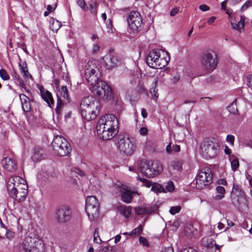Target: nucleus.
Segmentation results:
<instances>
[{"label": "nucleus", "instance_id": "nucleus-23", "mask_svg": "<svg viewBox=\"0 0 252 252\" xmlns=\"http://www.w3.org/2000/svg\"><path fill=\"white\" fill-rule=\"evenodd\" d=\"M23 110H31L32 105L30 98L24 94H20Z\"/></svg>", "mask_w": 252, "mask_h": 252}, {"label": "nucleus", "instance_id": "nucleus-64", "mask_svg": "<svg viewBox=\"0 0 252 252\" xmlns=\"http://www.w3.org/2000/svg\"><path fill=\"white\" fill-rule=\"evenodd\" d=\"M216 19V17L212 16L211 17L209 18L208 20H207V23L209 25H212L215 21Z\"/></svg>", "mask_w": 252, "mask_h": 252}, {"label": "nucleus", "instance_id": "nucleus-10", "mask_svg": "<svg viewBox=\"0 0 252 252\" xmlns=\"http://www.w3.org/2000/svg\"><path fill=\"white\" fill-rule=\"evenodd\" d=\"M212 179L213 175L209 168L206 167L201 169L195 178L196 188L201 189L209 185L212 182Z\"/></svg>", "mask_w": 252, "mask_h": 252}, {"label": "nucleus", "instance_id": "nucleus-59", "mask_svg": "<svg viewBox=\"0 0 252 252\" xmlns=\"http://www.w3.org/2000/svg\"><path fill=\"white\" fill-rule=\"evenodd\" d=\"M226 221H227V226L226 227V228L224 231H226L230 227H232L234 225V223L231 220H226Z\"/></svg>", "mask_w": 252, "mask_h": 252}, {"label": "nucleus", "instance_id": "nucleus-34", "mask_svg": "<svg viewBox=\"0 0 252 252\" xmlns=\"http://www.w3.org/2000/svg\"><path fill=\"white\" fill-rule=\"evenodd\" d=\"M90 11L92 14L94 16L97 15V4L95 0H93L90 4Z\"/></svg>", "mask_w": 252, "mask_h": 252}, {"label": "nucleus", "instance_id": "nucleus-51", "mask_svg": "<svg viewBox=\"0 0 252 252\" xmlns=\"http://www.w3.org/2000/svg\"><path fill=\"white\" fill-rule=\"evenodd\" d=\"M199 9H200L202 11H207L210 10V8L209 6L206 4H201L199 6Z\"/></svg>", "mask_w": 252, "mask_h": 252}, {"label": "nucleus", "instance_id": "nucleus-19", "mask_svg": "<svg viewBox=\"0 0 252 252\" xmlns=\"http://www.w3.org/2000/svg\"><path fill=\"white\" fill-rule=\"evenodd\" d=\"M134 211L138 215H149L156 211V207L150 205L141 206L135 207Z\"/></svg>", "mask_w": 252, "mask_h": 252}, {"label": "nucleus", "instance_id": "nucleus-62", "mask_svg": "<svg viewBox=\"0 0 252 252\" xmlns=\"http://www.w3.org/2000/svg\"><path fill=\"white\" fill-rule=\"evenodd\" d=\"M166 151L167 154H171L172 153V147L171 146V144H169L166 147Z\"/></svg>", "mask_w": 252, "mask_h": 252}, {"label": "nucleus", "instance_id": "nucleus-22", "mask_svg": "<svg viewBox=\"0 0 252 252\" xmlns=\"http://www.w3.org/2000/svg\"><path fill=\"white\" fill-rule=\"evenodd\" d=\"M15 179L14 177H11L7 182V189L9 195L13 199V203L16 200V188L15 187Z\"/></svg>", "mask_w": 252, "mask_h": 252}, {"label": "nucleus", "instance_id": "nucleus-12", "mask_svg": "<svg viewBox=\"0 0 252 252\" xmlns=\"http://www.w3.org/2000/svg\"><path fill=\"white\" fill-rule=\"evenodd\" d=\"M97 125L118 131V120L117 117L113 114H108L102 116L99 119Z\"/></svg>", "mask_w": 252, "mask_h": 252}, {"label": "nucleus", "instance_id": "nucleus-1", "mask_svg": "<svg viewBox=\"0 0 252 252\" xmlns=\"http://www.w3.org/2000/svg\"><path fill=\"white\" fill-rule=\"evenodd\" d=\"M98 72L97 62L89 61L85 67V77L90 84L91 91L96 96H104L106 99L110 100L113 98L112 89L105 82L99 80Z\"/></svg>", "mask_w": 252, "mask_h": 252}, {"label": "nucleus", "instance_id": "nucleus-35", "mask_svg": "<svg viewBox=\"0 0 252 252\" xmlns=\"http://www.w3.org/2000/svg\"><path fill=\"white\" fill-rule=\"evenodd\" d=\"M139 94L137 92H133L129 96V100L131 103L133 104L139 100Z\"/></svg>", "mask_w": 252, "mask_h": 252}, {"label": "nucleus", "instance_id": "nucleus-54", "mask_svg": "<svg viewBox=\"0 0 252 252\" xmlns=\"http://www.w3.org/2000/svg\"><path fill=\"white\" fill-rule=\"evenodd\" d=\"M112 21L111 19H109V22L108 23H107V27L108 29V32H112Z\"/></svg>", "mask_w": 252, "mask_h": 252}, {"label": "nucleus", "instance_id": "nucleus-52", "mask_svg": "<svg viewBox=\"0 0 252 252\" xmlns=\"http://www.w3.org/2000/svg\"><path fill=\"white\" fill-rule=\"evenodd\" d=\"M139 133L142 136H145L148 133V129L145 127H142L139 129Z\"/></svg>", "mask_w": 252, "mask_h": 252}, {"label": "nucleus", "instance_id": "nucleus-13", "mask_svg": "<svg viewBox=\"0 0 252 252\" xmlns=\"http://www.w3.org/2000/svg\"><path fill=\"white\" fill-rule=\"evenodd\" d=\"M226 13L228 15L231 25L234 29L240 32H241L242 30H244L245 28V16H239L232 12H230L229 10H227Z\"/></svg>", "mask_w": 252, "mask_h": 252}, {"label": "nucleus", "instance_id": "nucleus-39", "mask_svg": "<svg viewBox=\"0 0 252 252\" xmlns=\"http://www.w3.org/2000/svg\"><path fill=\"white\" fill-rule=\"evenodd\" d=\"M137 180H139L141 182L143 183V185L145 186L147 188H150L152 185V182L144 178H141L138 176L137 177Z\"/></svg>", "mask_w": 252, "mask_h": 252}, {"label": "nucleus", "instance_id": "nucleus-58", "mask_svg": "<svg viewBox=\"0 0 252 252\" xmlns=\"http://www.w3.org/2000/svg\"><path fill=\"white\" fill-rule=\"evenodd\" d=\"M72 171L75 172V173L78 174L79 175H80L81 176H83L84 175L83 172L79 168H75L73 169Z\"/></svg>", "mask_w": 252, "mask_h": 252}, {"label": "nucleus", "instance_id": "nucleus-40", "mask_svg": "<svg viewBox=\"0 0 252 252\" xmlns=\"http://www.w3.org/2000/svg\"><path fill=\"white\" fill-rule=\"evenodd\" d=\"M94 241L97 244H100L101 240L100 239L98 235V229L95 228L94 234Z\"/></svg>", "mask_w": 252, "mask_h": 252}, {"label": "nucleus", "instance_id": "nucleus-14", "mask_svg": "<svg viewBox=\"0 0 252 252\" xmlns=\"http://www.w3.org/2000/svg\"><path fill=\"white\" fill-rule=\"evenodd\" d=\"M96 131L98 136L103 140L112 139L118 132V131L98 125L96 126Z\"/></svg>", "mask_w": 252, "mask_h": 252}, {"label": "nucleus", "instance_id": "nucleus-53", "mask_svg": "<svg viewBox=\"0 0 252 252\" xmlns=\"http://www.w3.org/2000/svg\"><path fill=\"white\" fill-rule=\"evenodd\" d=\"M56 7H57V2H55L53 5H52L50 4L48 5L47 6V9L48 11L52 12V11H53L55 10Z\"/></svg>", "mask_w": 252, "mask_h": 252}, {"label": "nucleus", "instance_id": "nucleus-31", "mask_svg": "<svg viewBox=\"0 0 252 252\" xmlns=\"http://www.w3.org/2000/svg\"><path fill=\"white\" fill-rule=\"evenodd\" d=\"M28 191H24L22 190H19L17 189V200H18L19 202H20L26 198L28 195Z\"/></svg>", "mask_w": 252, "mask_h": 252}, {"label": "nucleus", "instance_id": "nucleus-20", "mask_svg": "<svg viewBox=\"0 0 252 252\" xmlns=\"http://www.w3.org/2000/svg\"><path fill=\"white\" fill-rule=\"evenodd\" d=\"M4 168L7 171L14 172L16 170V162L10 157H5L2 160Z\"/></svg>", "mask_w": 252, "mask_h": 252}, {"label": "nucleus", "instance_id": "nucleus-60", "mask_svg": "<svg viewBox=\"0 0 252 252\" xmlns=\"http://www.w3.org/2000/svg\"><path fill=\"white\" fill-rule=\"evenodd\" d=\"M180 151V147L178 145H174L172 146V152H179Z\"/></svg>", "mask_w": 252, "mask_h": 252}, {"label": "nucleus", "instance_id": "nucleus-41", "mask_svg": "<svg viewBox=\"0 0 252 252\" xmlns=\"http://www.w3.org/2000/svg\"><path fill=\"white\" fill-rule=\"evenodd\" d=\"M76 2L77 5L82 9L86 10L88 9V7L84 0H77Z\"/></svg>", "mask_w": 252, "mask_h": 252}, {"label": "nucleus", "instance_id": "nucleus-26", "mask_svg": "<svg viewBox=\"0 0 252 252\" xmlns=\"http://www.w3.org/2000/svg\"><path fill=\"white\" fill-rule=\"evenodd\" d=\"M131 207L130 206L121 205L118 207V210L125 218H128L131 215Z\"/></svg>", "mask_w": 252, "mask_h": 252}, {"label": "nucleus", "instance_id": "nucleus-50", "mask_svg": "<svg viewBox=\"0 0 252 252\" xmlns=\"http://www.w3.org/2000/svg\"><path fill=\"white\" fill-rule=\"evenodd\" d=\"M174 189L175 187L173 182H169L167 183V185L166 186V189L168 191H172L174 190Z\"/></svg>", "mask_w": 252, "mask_h": 252}, {"label": "nucleus", "instance_id": "nucleus-30", "mask_svg": "<svg viewBox=\"0 0 252 252\" xmlns=\"http://www.w3.org/2000/svg\"><path fill=\"white\" fill-rule=\"evenodd\" d=\"M216 190L220 194L216 195L214 196V199L216 200H219L222 199L225 193V190L224 187L221 186H218L216 188Z\"/></svg>", "mask_w": 252, "mask_h": 252}, {"label": "nucleus", "instance_id": "nucleus-24", "mask_svg": "<svg viewBox=\"0 0 252 252\" xmlns=\"http://www.w3.org/2000/svg\"><path fill=\"white\" fill-rule=\"evenodd\" d=\"M19 67L21 73L24 78H29L32 77V76L28 72V70L27 68V64L26 61H22L21 59H20V62L19 63Z\"/></svg>", "mask_w": 252, "mask_h": 252}, {"label": "nucleus", "instance_id": "nucleus-25", "mask_svg": "<svg viewBox=\"0 0 252 252\" xmlns=\"http://www.w3.org/2000/svg\"><path fill=\"white\" fill-rule=\"evenodd\" d=\"M32 158L34 161H39L44 159V154L42 149L35 147L33 149V154Z\"/></svg>", "mask_w": 252, "mask_h": 252}, {"label": "nucleus", "instance_id": "nucleus-32", "mask_svg": "<svg viewBox=\"0 0 252 252\" xmlns=\"http://www.w3.org/2000/svg\"><path fill=\"white\" fill-rule=\"evenodd\" d=\"M60 93L61 95L64 98V99H66L67 101H69V95L68 89L66 86H62Z\"/></svg>", "mask_w": 252, "mask_h": 252}, {"label": "nucleus", "instance_id": "nucleus-18", "mask_svg": "<svg viewBox=\"0 0 252 252\" xmlns=\"http://www.w3.org/2000/svg\"><path fill=\"white\" fill-rule=\"evenodd\" d=\"M98 102L92 97H86L82 100L80 106L82 109H94V107H97Z\"/></svg>", "mask_w": 252, "mask_h": 252}, {"label": "nucleus", "instance_id": "nucleus-49", "mask_svg": "<svg viewBox=\"0 0 252 252\" xmlns=\"http://www.w3.org/2000/svg\"><path fill=\"white\" fill-rule=\"evenodd\" d=\"M139 242L140 244L143 245L144 246L148 247L149 246L148 240L144 237L140 236L139 237Z\"/></svg>", "mask_w": 252, "mask_h": 252}, {"label": "nucleus", "instance_id": "nucleus-4", "mask_svg": "<svg viewBox=\"0 0 252 252\" xmlns=\"http://www.w3.org/2000/svg\"><path fill=\"white\" fill-rule=\"evenodd\" d=\"M116 146L121 154L131 156L136 150L134 141L127 135L119 134L116 139Z\"/></svg>", "mask_w": 252, "mask_h": 252}, {"label": "nucleus", "instance_id": "nucleus-42", "mask_svg": "<svg viewBox=\"0 0 252 252\" xmlns=\"http://www.w3.org/2000/svg\"><path fill=\"white\" fill-rule=\"evenodd\" d=\"M0 76L3 80H7L9 79V76L4 69L0 70Z\"/></svg>", "mask_w": 252, "mask_h": 252}, {"label": "nucleus", "instance_id": "nucleus-43", "mask_svg": "<svg viewBox=\"0 0 252 252\" xmlns=\"http://www.w3.org/2000/svg\"><path fill=\"white\" fill-rule=\"evenodd\" d=\"M161 189V186L157 183H154L152 185V187L151 188V190L155 192H160Z\"/></svg>", "mask_w": 252, "mask_h": 252}, {"label": "nucleus", "instance_id": "nucleus-45", "mask_svg": "<svg viewBox=\"0 0 252 252\" xmlns=\"http://www.w3.org/2000/svg\"><path fill=\"white\" fill-rule=\"evenodd\" d=\"M235 140V137L233 135L228 134L227 135L226 138V141L227 142L229 143L231 146L234 145Z\"/></svg>", "mask_w": 252, "mask_h": 252}, {"label": "nucleus", "instance_id": "nucleus-63", "mask_svg": "<svg viewBox=\"0 0 252 252\" xmlns=\"http://www.w3.org/2000/svg\"><path fill=\"white\" fill-rule=\"evenodd\" d=\"M161 252H174V251L172 247H168L163 249Z\"/></svg>", "mask_w": 252, "mask_h": 252}, {"label": "nucleus", "instance_id": "nucleus-47", "mask_svg": "<svg viewBox=\"0 0 252 252\" xmlns=\"http://www.w3.org/2000/svg\"><path fill=\"white\" fill-rule=\"evenodd\" d=\"M227 108L228 110H238L236 100H234L232 103L227 106Z\"/></svg>", "mask_w": 252, "mask_h": 252}, {"label": "nucleus", "instance_id": "nucleus-6", "mask_svg": "<svg viewBox=\"0 0 252 252\" xmlns=\"http://www.w3.org/2000/svg\"><path fill=\"white\" fill-rule=\"evenodd\" d=\"M200 149L203 157L206 158H213L218 154L219 146L217 142L206 139L202 142Z\"/></svg>", "mask_w": 252, "mask_h": 252}, {"label": "nucleus", "instance_id": "nucleus-8", "mask_svg": "<svg viewBox=\"0 0 252 252\" xmlns=\"http://www.w3.org/2000/svg\"><path fill=\"white\" fill-rule=\"evenodd\" d=\"M128 25L133 32L137 33L143 28V23L140 14L136 11H130L127 18Z\"/></svg>", "mask_w": 252, "mask_h": 252}, {"label": "nucleus", "instance_id": "nucleus-3", "mask_svg": "<svg viewBox=\"0 0 252 252\" xmlns=\"http://www.w3.org/2000/svg\"><path fill=\"white\" fill-rule=\"evenodd\" d=\"M138 167L144 175L149 178L158 175L162 170L160 162L158 160H141L138 162Z\"/></svg>", "mask_w": 252, "mask_h": 252}, {"label": "nucleus", "instance_id": "nucleus-11", "mask_svg": "<svg viewBox=\"0 0 252 252\" xmlns=\"http://www.w3.org/2000/svg\"><path fill=\"white\" fill-rule=\"evenodd\" d=\"M99 203L94 196H88L86 199V212L90 220L98 215Z\"/></svg>", "mask_w": 252, "mask_h": 252}, {"label": "nucleus", "instance_id": "nucleus-9", "mask_svg": "<svg viewBox=\"0 0 252 252\" xmlns=\"http://www.w3.org/2000/svg\"><path fill=\"white\" fill-rule=\"evenodd\" d=\"M146 62L150 67L154 69H162L168 64V61L164 58H160L159 52L155 50L150 52Z\"/></svg>", "mask_w": 252, "mask_h": 252}, {"label": "nucleus", "instance_id": "nucleus-37", "mask_svg": "<svg viewBox=\"0 0 252 252\" xmlns=\"http://www.w3.org/2000/svg\"><path fill=\"white\" fill-rule=\"evenodd\" d=\"M142 227L141 225H139L137 227L134 229L132 231L129 232V236H136L140 234L142 232Z\"/></svg>", "mask_w": 252, "mask_h": 252}, {"label": "nucleus", "instance_id": "nucleus-56", "mask_svg": "<svg viewBox=\"0 0 252 252\" xmlns=\"http://www.w3.org/2000/svg\"><path fill=\"white\" fill-rule=\"evenodd\" d=\"M63 105V103L62 102L61 98H58L57 100V106H56V109H60L62 108V107Z\"/></svg>", "mask_w": 252, "mask_h": 252}, {"label": "nucleus", "instance_id": "nucleus-16", "mask_svg": "<svg viewBox=\"0 0 252 252\" xmlns=\"http://www.w3.org/2000/svg\"><path fill=\"white\" fill-rule=\"evenodd\" d=\"M104 62L105 67L107 69H111L117 66L120 63V61L117 56L109 55L103 58Z\"/></svg>", "mask_w": 252, "mask_h": 252}, {"label": "nucleus", "instance_id": "nucleus-33", "mask_svg": "<svg viewBox=\"0 0 252 252\" xmlns=\"http://www.w3.org/2000/svg\"><path fill=\"white\" fill-rule=\"evenodd\" d=\"M231 166L232 170L234 171H236L239 166V162L237 158L235 157L230 158Z\"/></svg>", "mask_w": 252, "mask_h": 252}, {"label": "nucleus", "instance_id": "nucleus-15", "mask_svg": "<svg viewBox=\"0 0 252 252\" xmlns=\"http://www.w3.org/2000/svg\"><path fill=\"white\" fill-rule=\"evenodd\" d=\"M56 214L58 221L63 222L70 220L71 212L67 206H63L58 209Z\"/></svg>", "mask_w": 252, "mask_h": 252}, {"label": "nucleus", "instance_id": "nucleus-21", "mask_svg": "<svg viewBox=\"0 0 252 252\" xmlns=\"http://www.w3.org/2000/svg\"><path fill=\"white\" fill-rule=\"evenodd\" d=\"M39 90L42 99L48 104L49 107L52 108L54 102L52 94L49 91L45 90L43 87L40 88Z\"/></svg>", "mask_w": 252, "mask_h": 252}, {"label": "nucleus", "instance_id": "nucleus-7", "mask_svg": "<svg viewBox=\"0 0 252 252\" xmlns=\"http://www.w3.org/2000/svg\"><path fill=\"white\" fill-rule=\"evenodd\" d=\"M200 63L204 69L212 71L216 68L218 65V56L213 51L205 52L201 57Z\"/></svg>", "mask_w": 252, "mask_h": 252}, {"label": "nucleus", "instance_id": "nucleus-46", "mask_svg": "<svg viewBox=\"0 0 252 252\" xmlns=\"http://www.w3.org/2000/svg\"><path fill=\"white\" fill-rule=\"evenodd\" d=\"M251 6H252V2L251 0H248L242 5L241 10L243 11Z\"/></svg>", "mask_w": 252, "mask_h": 252}, {"label": "nucleus", "instance_id": "nucleus-57", "mask_svg": "<svg viewBox=\"0 0 252 252\" xmlns=\"http://www.w3.org/2000/svg\"><path fill=\"white\" fill-rule=\"evenodd\" d=\"M233 203L236 206H239L240 204V201L238 196H235L233 199Z\"/></svg>", "mask_w": 252, "mask_h": 252}, {"label": "nucleus", "instance_id": "nucleus-38", "mask_svg": "<svg viewBox=\"0 0 252 252\" xmlns=\"http://www.w3.org/2000/svg\"><path fill=\"white\" fill-rule=\"evenodd\" d=\"M25 221L24 219H22L21 218L19 219L18 221V225L17 226L18 234H19L20 233H22L23 226L25 225Z\"/></svg>", "mask_w": 252, "mask_h": 252}, {"label": "nucleus", "instance_id": "nucleus-2", "mask_svg": "<svg viewBox=\"0 0 252 252\" xmlns=\"http://www.w3.org/2000/svg\"><path fill=\"white\" fill-rule=\"evenodd\" d=\"M24 252H44V244L43 241L32 233H29L20 244Z\"/></svg>", "mask_w": 252, "mask_h": 252}, {"label": "nucleus", "instance_id": "nucleus-29", "mask_svg": "<svg viewBox=\"0 0 252 252\" xmlns=\"http://www.w3.org/2000/svg\"><path fill=\"white\" fill-rule=\"evenodd\" d=\"M17 178H18V185H17V187H18L19 189H21L22 191H28V185L26 181L21 177L17 176Z\"/></svg>", "mask_w": 252, "mask_h": 252}, {"label": "nucleus", "instance_id": "nucleus-48", "mask_svg": "<svg viewBox=\"0 0 252 252\" xmlns=\"http://www.w3.org/2000/svg\"><path fill=\"white\" fill-rule=\"evenodd\" d=\"M150 93L155 99H157L158 96V89L156 87L152 88L150 90Z\"/></svg>", "mask_w": 252, "mask_h": 252}, {"label": "nucleus", "instance_id": "nucleus-55", "mask_svg": "<svg viewBox=\"0 0 252 252\" xmlns=\"http://www.w3.org/2000/svg\"><path fill=\"white\" fill-rule=\"evenodd\" d=\"M180 78V75L177 73L175 76L173 77L172 79H171V81L173 83L175 84L179 81Z\"/></svg>", "mask_w": 252, "mask_h": 252}, {"label": "nucleus", "instance_id": "nucleus-36", "mask_svg": "<svg viewBox=\"0 0 252 252\" xmlns=\"http://www.w3.org/2000/svg\"><path fill=\"white\" fill-rule=\"evenodd\" d=\"M230 117L236 121H241L243 118V116L240 115L239 111L230 112Z\"/></svg>", "mask_w": 252, "mask_h": 252}, {"label": "nucleus", "instance_id": "nucleus-27", "mask_svg": "<svg viewBox=\"0 0 252 252\" xmlns=\"http://www.w3.org/2000/svg\"><path fill=\"white\" fill-rule=\"evenodd\" d=\"M99 111H81L82 118L89 121L95 119L98 115Z\"/></svg>", "mask_w": 252, "mask_h": 252}, {"label": "nucleus", "instance_id": "nucleus-17", "mask_svg": "<svg viewBox=\"0 0 252 252\" xmlns=\"http://www.w3.org/2000/svg\"><path fill=\"white\" fill-rule=\"evenodd\" d=\"M115 187L121 193V198L123 202L126 203L131 202L132 195L131 191L126 189L122 185H116Z\"/></svg>", "mask_w": 252, "mask_h": 252}, {"label": "nucleus", "instance_id": "nucleus-44", "mask_svg": "<svg viewBox=\"0 0 252 252\" xmlns=\"http://www.w3.org/2000/svg\"><path fill=\"white\" fill-rule=\"evenodd\" d=\"M181 209V208L180 206H173L170 208L169 212L172 215H175L179 213Z\"/></svg>", "mask_w": 252, "mask_h": 252}, {"label": "nucleus", "instance_id": "nucleus-28", "mask_svg": "<svg viewBox=\"0 0 252 252\" xmlns=\"http://www.w3.org/2000/svg\"><path fill=\"white\" fill-rule=\"evenodd\" d=\"M61 26L62 23L60 22L54 18H51L50 20V28L53 32H57Z\"/></svg>", "mask_w": 252, "mask_h": 252}, {"label": "nucleus", "instance_id": "nucleus-5", "mask_svg": "<svg viewBox=\"0 0 252 252\" xmlns=\"http://www.w3.org/2000/svg\"><path fill=\"white\" fill-rule=\"evenodd\" d=\"M52 147L55 153L61 157L67 156L71 150L68 141L61 136H56L54 137L52 143Z\"/></svg>", "mask_w": 252, "mask_h": 252}, {"label": "nucleus", "instance_id": "nucleus-61", "mask_svg": "<svg viewBox=\"0 0 252 252\" xmlns=\"http://www.w3.org/2000/svg\"><path fill=\"white\" fill-rule=\"evenodd\" d=\"M179 11V8H178L177 7L176 8H173L172 9L170 12V14L171 16H175L176 14L178 13Z\"/></svg>", "mask_w": 252, "mask_h": 252}]
</instances>
